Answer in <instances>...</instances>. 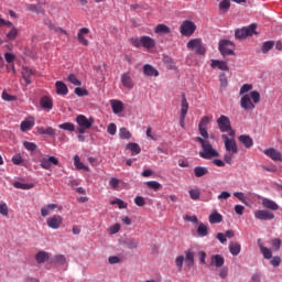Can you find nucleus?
Instances as JSON below:
<instances>
[{"instance_id": "7ed1b4c3", "label": "nucleus", "mask_w": 282, "mask_h": 282, "mask_svg": "<svg viewBox=\"0 0 282 282\" xmlns=\"http://www.w3.org/2000/svg\"><path fill=\"white\" fill-rule=\"evenodd\" d=\"M76 123L78 124L77 132L86 133L87 130L94 126V118H87L85 115H78L76 117Z\"/></svg>"}, {"instance_id": "e2e57ef3", "label": "nucleus", "mask_w": 282, "mask_h": 282, "mask_svg": "<svg viewBox=\"0 0 282 282\" xmlns=\"http://www.w3.org/2000/svg\"><path fill=\"white\" fill-rule=\"evenodd\" d=\"M119 185H120V180H118L116 177L110 178L109 186H111L113 188V191H116Z\"/></svg>"}, {"instance_id": "4d7b16f0", "label": "nucleus", "mask_w": 282, "mask_h": 282, "mask_svg": "<svg viewBox=\"0 0 282 282\" xmlns=\"http://www.w3.org/2000/svg\"><path fill=\"white\" fill-rule=\"evenodd\" d=\"M23 147L26 149V151H36V143L34 142L24 141Z\"/></svg>"}, {"instance_id": "423d86ee", "label": "nucleus", "mask_w": 282, "mask_h": 282, "mask_svg": "<svg viewBox=\"0 0 282 282\" xmlns=\"http://www.w3.org/2000/svg\"><path fill=\"white\" fill-rule=\"evenodd\" d=\"M203 151L199 152V156L203 160H213V158H219V152L213 148L210 141H207L203 147Z\"/></svg>"}, {"instance_id": "f3484780", "label": "nucleus", "mask_w": 282, "mask_h": 282, "mask_svg": "<svg viewBox=\"0 0 282 282\" xmlns=\"http://www.w3.org/2000/svg\"><path fill=\"white\" fill-rule=\"evenodd\" d=\"M264 155H267V158H270L271 160H273V162H282V154H281V152H279L274 148L265 149L264 150Z\"/></svg>"}, {"instance_id": "5701e85b", "label": "nucleus", "mask_w": 282, "mask_h": 282, "mask_svg": "<svg viewBox=\"0 0 282 282\" xmlns=\"http://www.w3.org/2000/svg\"><path fill=\"white\" fill-rule=\"evenodd\" d=\"M34 127V117H29L25 120H23L20 124L21 131H30Z\"/></svg>"}, {"instance_id": "5fc2aeb1", "label": "nucleus", "mask_w": 282, "mask_h": 282, "mask_svg": "<svg viewBox=\"0 0 282 282\" xmlns=\"http://www.w3.org/2000/svg\"><path fill=\"white\" fill-rule=\"evenodd\" d=\"M281 239L279 238H274L271 240V246L273 248V250H275V252H279V250H281Z\"/></svg>"}, {"instance_id": "9b49d317", "label": "nucleus", "mask_w": 282, "mask_h": 282, "mask_svg": "<svg viewBox=\"0 0 282 282\" xmlns=\"http://www.w3.org/2000/svg\"><path fill=\"white\" fill-rule=\"evenodd\" d=\"M208 124H210V117L204 116L198 123V131L205 140H208Z\"/></svg>"}, {"instance_id": "a878e982", "label": "nucleus", "mask_w": 282, "mask_h": 282, "mask_svg": "<svg viewBox=\"0 0 282 282\" xmlns=\"http://www.w3.org/2000/svg\"><path fill=\"white\" fill-rule=\"evenodd\" d=\"M55 87L58 96H67V94H69V89L67 88V85L63 82H56Z\"/></svg>"}, {"instance_id": "b1692460", "label": "nucleus", "mask_w": 282, "mask_h": 282, "mask_svg": "<svg viewBox=\"0 0 282 282\" xmlns=\"http://www.w3.org/2000/svg\"><path fill=\"white\" fill-rule=\"evenodd\" d=\"M37 133H40V135H50L51 138H55L56 129L52 127H47V128L37 127Z\"/></svg>"}, {"instance_id": "bf43d9fd", "label": "nucleus", "mask_w": 282, "mask_h": 282, "mask_svg": "<svg viewBox=\"0 0 282 282\" xmlns=\"http://www.w3.org/2000/svg\"><path fill=\"white\" fill-rule=\"evenodd\" d=\"M117 131H118V127L116 126V123H110L107 127V132L109 133V135H116Z\"/></svg>"}, {"instance_id": "680f3d73", "label": "nucleus", "mask_w": 282, "mask_h": 282, "mask_svg": "<svg viewBox=\"0 0 282 282\" xmlns=\"http://www.w3.org/2000/svg\"><path fill=\"white\" fill-rule=\"evenodd\" d=\"M248 91H252V85L250 84H245L240 88V96H243V94H248Z\"/></svg>"}, {"instance_id": "f704fd0d", "label": "nucleus", "mask_w": 282, "mask_h": 282, "mask_svg": "<svg viewBox=\"0 0 282 282\" xmlns=\"http://www.w3.org/2000/svg\"><path fill=\"white\" fill-rule=\"evenodd\" d=\"M154 32L155 34H171V28L166 24H158Z\"/></svg>"}, {"instance_id": "4c0bfd02", "label": "nucleus", "mask_w": 282, "mask_h": 282, "mask_svg": "<svg viewBox=\"0 0 282 282\" xmlns=\"http://www.w3.org/2000/svg\"><path fill=\"white\" fill-rule=\"evenodd\" d=\"M48 260H50V253L45 251H40L35 256V261H37V263H45V261H48Z\"/></svg>"}, {"instance_id": "4be33fe9", "label": "nucleus", "mask_w": 282, "mask_h": 282, "mask_svg": "<svg viewBox=\"0 0 282 282\" xmlns=\"http://www.w3.org/2000/svg\"><path fill=\"white\" fill-rule=\"evenodd\" d=\"M210 67H213L214 69L217 67L221 72H228L230 69L226 62L219 59H212Z\"/></svg>"}, {"instance_id": "aec40b11", "label": "nucleus", "mask_w": 282, "mask_h": 282, "mask_svg": "<svg viewBox=\"0 0 282 282\" xmlns=\"http://www.w3.org/2000/svg\"><path fill=\"white\" fill-rule=\"evenodd\" d=\"M112 112L118 115L124 111V104L118 99L110 100Z\"/></svg>"}, {"instance_id": "052dcab7", "label": "nucleus", "mask_w": 282, "mask_h": 282, "mask_svg": "<svg viewBox=\"0 0 282 282\" xmlns=\"http://www.w3.org/2000/svg\"><path fill=\"white\" fill-rule=\"evenodd\" d=\"M4 59L7 61V63L12 64L17 59V55L12 53H6Z\"/></svg>"}, {"instance_id": "c9c22d12", "label": "nucleus", "mask_w": 282, "mask_h": 282, "mask_svg": "<svg viewBox=\"0 0 282 282\" xmlns=\"http://www.w3.org/2000/svg\"><path fill=\"white\" fill-rule=\"evenodd\" d=\"M74 164L78 171L89 172V166H86L83 162H80V156H78V154L74 156Z\"/></svg>"}, {"instance_id": "f257e3e1", "label": "nucleus", "mask_w": 282, "mask_h": 282, "mask_svg": "<svg viewBox=\"0 0 282 282\" xmlns=\"http://www.w3.org/2000/svg\"><path fill=\"white\" fill-rule=\"evenodd\" d=\"M184 256H178L175 259V265L178 270V272H182L184 268V261L187 268H193L195 265V252H193V249H187L184 251Z\"/></svg>"}, {"instance_id": "e433bc0d", "label": "nucleus", "mask_w": 282, "mask_h": 282, "mask_svg": "<svg viewBox=\"0 0 282 282\" xmlns=\"http://www.w3.org/2000/svg\"><path fill=\"white\" fill-rule=\"evenodd\" d=\"M195 177H204V175H208V167L206 166H196L194 167Z\"/></svg>"}, {"instance_id": "473e14b6", "label": "nucleus", "mask_w": 282, "mask_h": 282, "mask_svg": "<svg viewBox=\"0 0 282 282\" xmlns=\"http://www.w3.org/2000/svg\"><path fill=\"white\" fill-rule=\"evenodd\" d=\"M229 251L234 257H237L241 252V245L236 241L229 243Z\"/></svg>"}, {"instance_id": "864d4df0", "label": "nucleus", "mask_w": 282, "mask_h": 282, "mask_svg": "<svg viewBox=\"0 0 282 282\" xmlns=\"http://www.w3.org/2000/svg\"><path fill=\"white\" fill-rule=\"evenodd\" d=\"M219 80H220V88L226 89V87H228V77L226 76V74L221 73L219 75Z\"/></svg>"}, {"instance_id": "1a4fd4ad", "label": "nucleus", "mask_w": 282, "mask_h": 282, "mask_svg": "<svg viewBox=\"0 0 282 282\" xmlns=\"http://www.w3.org/2000/svg\"><path fill=\"white\" fill-rule=\"evenodd\" d=\"M188 113V100H186V95H182V102H181V115H180V127L182 129H186V116Z\"/></svg>"}, {"instance_id": "09e8293b", "label": "nucleus", "mask_w": 282, "mask_h": 282, "mask_svg": "<svg viewBox=\"0 0 282 282\" xmlns=\"http://www.w3.org/2000/svg\"><path fill=\"white\" fill-rule=\"evenodd\" d=\"M48 28L51 30H54V32H56V34H65V36H69V33H67V31H65L63 28L61 26H55L54 24L50 23Z\"/></svg>"}, {"instance_id": "79ce46f5", "label": "nucleus", "mask_w": 282, "mask_h": 282, "mask_svg": "<svg viewBox=\"0 0 282 282\" xmlns=\"http://www.w3.org/2000/svg\"><path fill=\"white\" fill-rule=\"evenodd\" d=\"M119 138L121 140H131V131L127 128H120L119 129Z\"/></svg>"}, {"instance_id": "a19ab883", "label": "nucleus", "mask_w": 282, "mask_h": 282, "mask_svg": "<svg viewBox=\"0 0 282 282\" xmlns=\"http://www.w3.org/2000/svg\"><path fill=\"white\" fill-rule=\"evenodd\" d=\"M14 188H19L20 191H30V188H34V184H25L21 182L13 183Z\"/></svg>"}, {"instance_id": "f8f14e48", "label": "nucleus", "mask_w": 282, "mask_h": 282, "mask_svg": "<svg viewBox=\"0 0 282 282\" xmlns=\"http://www.w3.org/2000/svg\"><path fill=\"white\" fill-rule=\"evenodd\" d=\"M46 226L52 228V230H58L61 226H63V216L61 215H53L46 219Z\"/></svg>"}, {"instance_id": "774afa93", "label": "nucleus", "mask_w": 282, "mask_h": 282, "mask_svg": "<svg viewBox=\"0 0 282 282\" xmlns=\"http://www.w3.org/2000/svg\"><path fill=\"white\" fill-rule=\"evenodd\" d=\"M0 215L8 217V204L0 203Z\"/></svg>"}, {"instance_id": "de8ad7c7", "label": "nucleus", "mask_w": 282, "mask_h": 282, "mask_svg": "<svg viewBox=\"0 0 282 282\" xmlns=\"http://www.w3.org/2000/svg\"><path fill=\"white\" fill-rule=\"evenodd\" d=\"M249 98L253 100L254 105H259V102H261V94L257 90L251 91Z\"/></svg>"}, {"instance_id": "ea45409f", "label": "nucleus", "mask_w": 282, "mask_h": 282, "mask_svg": "<svg viewBox=\"0 0 282 282\" xmlns=\"http://www.w3.org/2000/svg\"><path fill=\"white\" fill-rule=\"evenodd\" d=\"M126 246L129 250H135L140 246V240L135 238H130L126 240Z\"/></svg>"}, {"instance_id": "39448f33", "label": "nucleus", "mask_w": 282, "mask_h": 282, "mask_svg": "<svg viewBox=\"0 0 282 282\" xmlns=\"http://www.w3.org/2000/svg\"><path fill=\"white\" fill-rule=\"evenodd\" d=\"M257 34V24H250L242 29H237L235 32L236 39L241 41V39H248V36H254Z\"/></svg>"}, {"instance_id": "c03bdc74", "label": "nucleus", "mask_w": 282, "mask_h": 282, "mask_svg": "<svg viewBox=\"0 0 282 282\" xmlns=\"http://www.w3.org/2000/svg\"><path fill=\"white\" fill-rule=\"evenodd\" d=\"M58 129H63L64 131L74 132V131H76V126H74V123H72V122H65V123H61L58 126Z\"/></svg>"}, {"instance_id": "8fccbe9b", "label": "nucleus", "mask_w": 282, "mask_h": 282, "mask_svg": "<svg viewBox=\"0 0 282 282\" xmlns=\"http://www.w3.org/2000/svg\"><path fill=\"white\" fill-rule=\"evenodd\" d=\"M111 206L117 205L118 208L123 209L127 208L128 204L124 203V200L120 199V198H116L115 200L110 202Z\"/></svg>"}, {"instance_id": "2f4dec72", "label": "nucleus", "mask_w": 282, "mask_h": 282, "mask_svg": "<svg viewBox=\"0 0 282 282\" xmlns=\"http://www.w3.org/2000/svg\"><path fill=\"white\" fill-rule=\"evenodd\" d=\"M34 76V70L32 68L23 67L22 68V78L25 80L26 85H31L30 77Z\"/></svg>"}, {"instance_id": "7c9ffc66", "label": "nucleus", "mask_w": 282, "mask_h": 282, "mask_svg": "<svg viewBox=\"0 0 282 282\" xmlns=\"http://www.w3.org/2000/svg\"><path fill=\"white\" fill-rule=\"evenodd\" d=\"M224 263H226V260L221 254H214L212 256V265H216L217 268H223Z\"/></svg>"}, {"instance_id": "ddd939ff", "label": "nucleus", "mask_w": 282, "mask_h": 282, "mask_svg": "<svg viewBox=\"0 0 282 282\" xmlns=\"http://www.w3.org/2000/svg\"><path fill=\"white\" fill-rule=\"evenodd\" d=\"M52 164L54 166H58V159H56V156H44L40 160V166L45 171H50V169H52Z\"/></svg>"}, {"instance_id": "58836bf2", "label": "nucleus", "mask_w": 282, "mask_h": 282, "mask_svg": "<svg viewBox=\"0 0 282 282\" xmlns=\"http://www.w3.org/2000/svg\"><path fill=\"white\" fill-rule=\"evenodd\" d=\"M145 186L150 188V191H155V192L161 191L162 188V184H160V182L158 181H148L145 182Z\"/></svg>"}, {"instance_id": "6e6552de", "label": "nucleus", "mask_w": 282, "mask_h": 282, "mask_svg": "<svg viewBox=\"0 0 282 282\" xmlns=\"http://www.w3.org/2000/svg\"><path fill=\"white\" fill-rule=\"evenodd\" d=\"M235 137L228 138V134H221V140H224L225 149L227 153H239V148L237 147V141L234 139Z\"/></svg>"}, {"instance_id": "f03ea898", "label": "nucleus", "mask_w": 282, "mask_h": 282, "mask_svg": "<svg viewBox=\"0 0 282 282\" xmlns=\"http://www.w3.org/2000/svg\"><path fill=\"white\" fill-rule=\"evenodd\" d=\"M217 126L220 133H228L229 138H235V130L230 123V118L226 115H221L217 120Z\"/></svg>"}, {"instance_id": "72a5a7b5", "label": "nucleus", "mask_w": 282, "mask_h": 282, "mask_svg": "<svg viewBox=\"0 0 282 282\" xmlns=\"http://www.w3.org/2000/svg\"><path fill=\"white\" fill-rule=\"evenodd\" d=\"M55 208H58L56 204H48L41 208L42 217H47Z\"/></svg>"}, {"instance_id": "c85d7f7f", "label": "nucleus", "mask_w": 282, "mask_h": 282, "mask_svg": "<svg viewBox=\"0 0 282 282\" xmlns=\"http://www.w3.org/2000/svg\"><path fill=\"white\" fill-rule=\"evenodd\" d=\"M263 208H268L269 210H278L279 204L270 198H262Z\"/></svg>"}, {"instance_id": "bb28decb", "label": "nucleus", "mask_w": 282, "mask_h": 282, "mask_svg": "<svg viewBox=\"0 0 282 282\" xmlns=\"http://www.w3.org/2000/svg\"><path fill=\"white\" fill-rule=\"evenodd\" d=\"M239 142H241V144H243V147L246 149H251V147H253L254 144V141L251 139L250 135L248 134H241L239 138H238Z\"/></svg>"}, {"instance_id": "dca6fc26", "label": "nucleus", "mask_w": 282, "mask_h": 282, "mask_svg": "<svg viewBox=\"0 0 282 282\" xmlns=\"http://www.w3.org/2000/svg\"><path fill=\"white\" fill-rule=\"evenodd\" d=\"M121 85L126 89H133L135 87V84L133 83V78L131 77V73L127 72L121 75Z\"/></svg>"}, {"instance_id": "20e7f679", "label": "nucleus", "mask_w": 282, "mask_h": 282, "mask_svg": "<svg viewBox=\"0 0 282 282\" xmlns=\"http://www.w3.org/2000/svg\"><path fill=\"white\" fill-rule=\"evenodd\" d=\"M186 47L187 50H191V52H195V54H198L199 56H204V54H206V46L202 42V39L189 40Z\"/></svg>"}, {"instance_id": "a211bd4d", "label": "nucleus", "mask_w": 282, "mask_h": 282, "mask_svg": "<svg viewBox=\"0 0 282 282\" xmlns=\"http://www.w3.org/2000/svg\"><path fill=\"white\" fill-rule=\"evenodd\" d=\"M40 107H42L45 111H52L54 109V100L50 96H43L40 99Z\"/></svg>"}, {"instance_id": "4468645a", "label": "nucleus", "mask_w": 282, "mask_h": 282, "mask_svg": "<svg viewBox=\"0 0 282 282\" xmlns=\"http://www.w3.org/2000/svg\"><path fill=\"white\" fill-rule=\"evenodd\" d=\"M256 219H260V221H272L274 219V213L268 209H259L254 212Z\"/></svg>"}, {"instance_id": "13d9d810", "label": "nucleus", "mask_w": 282, "mask_h": 282, "mask_svg": "<svg viewBox=\"0 0 282 282\" xmlns=\"http://www.w3.org/2000/svg\"><path fill=\"white\" fill-rule=\"evenodd\" d=\"M129 42L131 43V45H133V47H142V37H131Z\"/></svg>"}, {"instance_id": "c756f323", "label": "nucleus", "mask_w": 282, "mask_h": 282, "mask_svg": "<svg viewBox=\"0 0 282 282\" xmlns=\"http://www.w3.org/2000/svg\"><path fill=\"white\" fill-rule=\"evenodd\" d=\"M126 148L130 151L131 155H140V153H142V148H140L138 143L130 142Z\"/></svg>"}, {"instance_id": "338daca9", "label": "nucleus", "mask_w": 282, "mask_h": 282, "mask_svg": "<svg viewBox=\"0 0 282 282\" xmlns=\"http://www.w3.org/2000/svg\"><path fill=\"white\" fill-rule=\"evenodd\" d=\"M75 94H76V96H79V97L88 96L89 95L87 89H83L80 87L75 88Z\"/></svg>"}, {"instance_id": "9d476101", "label": "nucleus", "mask_w": 282, "mask_h": 282, "mask_svg": "<svg viewBox=\"0 0 282 282\" xmlns=\"http://www.w3.org/2000/svg\"><path fill=\"white\" fill-rule=\"evenodd\" d=\"M180 30L183 36H193V34H195V30H197V26L195 25V22L185 20L181 24Z\"/></svg>"}, {"instance_id": "0eeeda50", "label": "nucleus", "mask_w": 282, "mask_h": 282, "mask_svg": "<svg viewBox=\"0 0 282 282\" xmlns=\"http://www.w3.org/2000/svg\"><path fill=\"white\" fill-rule=\"evenodd\" d=\"M218 50L221 56H235V43L228 40H221Z\"/></svg>"}, {"instance_id": "49530a36", "label": "nucleus", "mask_w": 282, "mask_h": 282, "mask_svg": "<svg viewBox=\"0 0 282 282\" xmlns=\"http://www.w3.org/2000/svg\"><path fill=\"white\" fill-rule=\"evenodd\" d=\"M19 36V30L15 26H12L9 33H7V41H14Z\"/></svg>"}, {"instance_id": "6ab92c4d", "label": "nucleus", "mask_w": 282, "mask_h": 282, "mask_svg": "<svg viewBox=\"0 0 282 282\" xmlns=\"http://www.w3.org/2000/svg\"><path fill=\"white\" fill-rule=\"evenodd\" d=\"M141 47H145V50H153V47H155V40L149 35L141 36Z\"/></svg>"}, {"instance_id": "393cba45", "label": "nucleus", "mask_w": 282, "mask_h": 282, "mask_svg": "<svg viewBox=\"0 0 282 282\" xmlns=\"http://www.w3.org/2000/svg\"><path fill=\"white\" fill-rule=\"evenodd\" d=\"M85 34H89V29L82 28L77 34V41H79L82 45H89V41L85 39Z\"/></svg>"}, {"instance_id": "2eb2a0df", "label": "nucleus", "mask_w": 282, "mask_h": 282, "mask_svg": "<svg viewBox=\"0 0 282 282\" xmlns=\"http://www.w3.org/2000/svg\"><path fill=\"white\" fill-rule=\"evenodd\" d=\"M240 107L245 111H253L254 109V102H252V99H250V95L246 94L240 99Z\"/></svg>"}, {"instance_id": "37998d69", "label": "nucleus", "mask_w": 282, "mask_h": 282, "mask_svg": "<svg viewBox=\"0 0 282 282\" xmlns=\"http://www.w3.org/2000/svg\"><path fill=\"white\" fill-rule=\"evenodd\" d=\"M197 235L198 237H206L208 235V226H206L204 223H200L197 228Z\"/></svg>"}, {"instance_id": "6e6d98bb", "label": "nucleus", "mask_w": 282, "mask_h": 282, "mask_svg": "<svg viewBox=\"0 0 282 282\" xmlns=\"http://www.w3.org/2000/svg\"><path fill=\"white\" fill-rule=\"evenodd\" d=\"M189 197L191 199L197 200L202 197V192L199 189H189Z\"/></svg>"}, {"instance_id": "603ef678", "label": "nucleus", "mask_w": 282, "mask_h": 282, "mask_svg": "<svg viewBox=\"0 0 282 282\" xmlns=\"http://www.w3.org/2000/svg\"><path fill=\"white\" fill-rule=\"evenodd\" d=\"M68 82H70L72 85H75V87H80V85H83V83L77 79L76 75L74 74L68 75Z\"/></svg>"}, {"instance_id": "3c124183", "label": "nucleus", "mask_w": 282, "mask_h": 282, "mask_svg": "<svg viewBox=\"0 0 282 282\" xmlns=\"http://www.w3.org/2000/svg\"><path fill=\"white\" fill-rule=\"evenodd\" d=\"M260 252L264 259H272V249L268 247H262V250H260Z\"/></svg>"}, {"instance_id": "412c9836", "label": "nucleus", "mask_w": 282, "mask_h": 282, "mask_svg": "<svg viewBox=\"0 0 282 282\" xmlns=\"http://www.w3.org/2000/svg\"><path fill=\"white\" fill-rule=\"evenodd\" d=\"M143 74L144 76L154 77V78H158V76H160V72L150 64H145L143 66Z\"/></svg>"}, {"instance_id": "cd10ccee", "label": "nucleus", "mask_w": 282, "mask_h": 282, "mask_svg": "<svg viewBox=\"0 0 282 282\" xmlns=\"http://www.w3.org/2000/svg\"><path fill=\"white\" fill-rule=\"evenodd\" d=\"M209 224H221L224 221V216L219 214L217 210L212 212L208 217Z\"/></svg>"}, {"instance_id": "69168bd1", "label": "nucleus", "mask_w": 282, "mask_h": 282, "mask_svg": "<svg viewBox=\"0 0 282 282\" xmlns=\"http://www.w3.org/2000/svg\"><path fill=\"white\" fill-rule=\"evenodd\" d=\"M134 204H135L137 206L142 207V206H145V205H147V200H144V197H142V196H137V197L134 198Z\"/></svg>"}, {"instance_id": "a18cd8bd", "label": "nucleus", "mask_w": 282, "mask_h": 282, "mask_svg": "<svg viewBox=\"0 0 282 282\" xmlns=\"http://www.w3.org/2000/svg\"><path fill=\"white\" fill-rule=\"evenodd\" d=\"M272 47H274V41H267L262 44V54H268V52H270V50H272Z\"/></svg>"}, {"instance_id": "0e129e2a", "label": "nucleus", "mask_w": 282, "mask_h": 282, "mask_svg": "<svg viewBox=\"0 0 282 282\" xmlns=\"http://www.w3.org/2000/svg\"><path fill=\"white\" fill-rule=\"evenodd\" d=\"M235 153L232 152H227L225 155H224V160L226 162V164H232V158H235Z\"/></svg>"}]
</instances>
